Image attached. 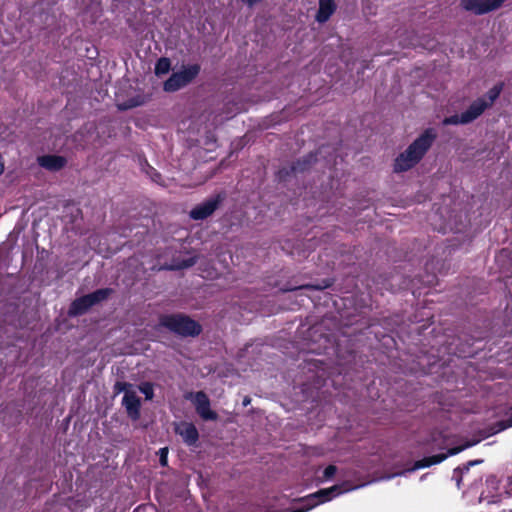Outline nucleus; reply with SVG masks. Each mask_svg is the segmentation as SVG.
<instances>
[{
	"instance_id": "9b49d317",
	"label": "nucleus",
	"mask_w": 512,
	"mask_h": 512,
	"mask_svg": "<svg viewBox=\"0 0 512 512\" xmlns=\"http://www.w3.org/2000/svg\"><path fill=\"white\" fill-rule=\"evenodd\" d=\"M336 3L334 0H319V8L315 19L318 23L327 22L336 11Z\"/></svg>"
},
{
	"instance_id": "dca6fc26",
	"label": "nucleus",
	"mask_w": 512,
	"mask_h": 512,
	"mask_svg": "<svg viewBox=\"0 0 512 512\" xmlns=\"http://www.w3.org/2000/svg\"><path fill=\"white\" fill-rule=\"evenodd\" d=\"M142 171L153 181L154 183L164 186V180L160 172H158L153 166H151L147 159L141 162Z\"/></svg>"
},
{
	"instance_id": "423d86ee",
	"label": "nucleus",
	"mask_w": 512,
	"mask_h": 512,
	"mask_svg": "<svg viewBox=\"0 0 512 512\" xmlns=\"http://www.w3.org/2000/svg\"><path fill=\"white\" fill-rule=\"evenodd\" d=\"M194 405L196 412L203 420L216 421L218 419V414L210 408V399L205 392H196Z\"/></svg>"
},
{
	"instance_id": "0eeeda50",
	"label": "nucleus",
	"mask_w": 512,
	"mask_h": 512,
	"mask_svg": "<svg viewBox=\"0 0 512 512\" xmlns=\"http://www.w3.org/2000/svg\"><path fill=\"white\" fill-rule=\"evenodd\" d=\"M39 165L52 172L63 169L67 164V159L61 155H43L38 158Z\"/></svg>"
},
{
	"instance_id": "39448f33",
	"label": "nucleus",
	"mask_w": 512,
	"mask_h": 512,
	"mask_svg": "<svg viewBox=\"0 0 512 512\" xmlns=\"http://www.w3.org/2000/svg\"><path fill=\"white\" fill-rule=\"evenodd\" d=\"M505 0H461V5L466 11L476 15H483L500 8Z\"/></svg>"
},
{
	"instance_id": "2eb2a0df",
	"label": "nucleus",
	"mask_w": 512,
	"mask_h": 512,
	"mask_svg": "<svg viewBox=\"0 0 512 512\" xmlns=\"http://www.w3.org/2000/svg\"><path fill=\"white\" fill-rule=\"evenodd\" d=\"M113 292L114 291L112 288H101L87 294V296L93 307L94 305H97L102 301L107 300L112 295Z\"/></svg>"
},
{
	"instance_id": "2f4dec72",
	"label": "nucleus",
	"mask_w": 512,
	"mask_h": 512,
	"mask_svg": "<svg viewBox=\"0 0 512 512\" xmlns=\"http://www.w3.org/2000/svg\"><path fill=\"white\" fill-rule=\"evenodd\" d=\"M460 354L463 355L464 357H466V351L465 350L460 351Z\"/></svg>"
},
{
	"instance_id": "393cba45",
	"label": "nucleus",
	"mask_w": 512,
	"mask_h": 512,
	"mask_svg": "<svg viewBox=\"0 0 512 512\" xmlns=\"http://www.w3.org/2000/svg\"><path fill=\"white\" fill-rule=\"evenodd\" d=\"M336 472L337 468L335 465H328L323 471V478L330 479L336 474Z\"/></svg>"
},
{
	"instance_id": "aec40b11",
	"label": "nucleus",
	"mask_w": 512,
	"mask_h": 512,
	"mask_svg": "<svg viewBox=\"0 0 512 512\" xmlns=\"http://www.w3.org/2000/svg\"><path fill=\"white\" fill-rule=\"evenodd\" d=\"M298 174L296 172V170L294 169V165L293 163L288 165V166H284V167H281L277 173H276V178L278 179V181L280 182H285L287 181L292 175H296Z\"/></svg>"
},
{
	"instance_id": "bb28decb",
	"label": "nucleus",
	"mask_w": 512,
	"mask_h": 512,
	"mask_svg": "<svg viewBox=\"0 0 512 512\" xmlns=\"http://www.w3.org/2000/svg\"><path fill=\"white\" fill-rule=\"evenodd\" d=\"M138 104H139L138 102H135L134 100H130L127 103L119 105V108L121 110H127V109H131L133 107H136Z\"/></svg>"
},
{
	"instance_id": "b1692460",
	"label": "nucleus",
	"mask_w": 512,
	"mask_h": 512,
	"mask_svg": "<svg viewBox=\"0 0 512 512\" xmlns=\"http://www.w3.org/2000/svg\"><path fill=\"white\" fill-rule=\"evenodd\" d=\"M168 447H162L158 451L159 463L161 466L166 467L168 465Z\"/></svg>"
},
{
	"instance_id": "f03ea898",
	"label": "nucleus",
	"mask_w": 512,
	"mask_h": 512,
	"mask_svg": "<svg viewBox=\"0 0 512 512\" xmlns=\"http://www.w3.org/2000/svg\"><path fill=\"white\" fill-rule=\"evenodd\" d=\"M159 327L181 338H195L202 333L201 324L184 313L162 314L159 317Z\"/></svg>"
},
{
	"instance_id": "7c9ffc66",
	"label": "nucleus",
	"mask_w": 512,
	"mask_h": 512,
	"mask_svg": "<svg viewBox=\"0 0 512 512\" xmlns=\"http://www.w3.org/2000/svg\"><path fill=\"white\" fill-rule=\"evenodd\" d=\"M479 462H480V461H478V460L470 461V462L468 463V465H469V466H470V465H475V464H477V463H479Z\"/></svg>"
},
{
	"instance_id": "1a4fd4ad",
	"label": "nucleus",
	"mask_w": 512,
	"mask_h": 512,
	"mask_svg": "<svg viewBox=\"0 0 512 512\" xmlns=\"http://www.w3.org/2000/svg\"><path fill=\"white\" fill-rule=\"evenodd\" d=\"M176 433L179 434L184 443L188 446H194L199 440V432L196 426L191 422H184L180 427L176 429Z\"/></svg>"
},
{
	"instance_id": "ddd939ff",
	"label": "nucleus",
	"mask_w": 512,
	"mask_h": 512,
	"mask_svg": "<svg viewBox=\"0 0 512 512\" xmlns=\"http://www.w3.org/2000/svg\"><path fill=\"white\" fill-rule=\"evenodd\" d=\"M316 162L317 154L310 152L309 154L293 162V165L297 173H304L308 171Z\"/></svg>"
},
{
	"instance_id": "6ab92c4d",
	"label": "nucleus",
	"mask_w": 512,
	"mask_h": 512,
	"mask_svg": "<svg viewBox=\"0 0 512 512\" xmlns=\"http://www.w3.org/2000/svg\"><path fill=\"white\" fill-rule=\"evenodd\" d=\"M170 69H171L170 59L167 57H161L157 60L154 70H155V74L157 76H160V75L168 73L170 71Z\"/></svg>"
},
{
	"instance_id": "a878e982",
	"label": "nucleus",
	"mask_w": 512,
	"mask_h": 512,
	"mask_svg": "<svg viewBox=\"0 0 512 512\" xmlns=\"http://www.w3.org/2000/svg\"><path fill=\"white\" fill-rule=\"evenodd\" d=\"M131 385L127 382H117L115 384V389L117 392H122L124 391L126 393V391H130L128 388H130Z\"/></svg>"
},
{
	"instance_id": "7ed1b4c3",
	"label": "nucleus",
	"mask_w": 512,
	"mask_h": 512,
	"mask_svg": "<svg viewBox=\"0 0 512 512\" xmlns=\"http://www.w3.org/2000/svg\"><path fill=\"white\" fill-rule=\"evenodd\" d=\"M200 70L201 66L199 64L183 66L182 70L173 72L163 83V90L169 93L180 90L190 84L199 75Z\"/></svg>"
},
{
	"instance_id": "f257e3e1",
	"label": "nucleus",
	"mask_w": 512,
	"mask_h": 512,
	"mask_svg": "<svg viewBox=\"0 0 512 512\" xmlns=\"http://www.w3.org/2000/svg\"><path fill=\"white\" fill-rule=\"evenodd\" d=\"M437 139L434 128H426L406 149L394 160L393 170L396 173L406 172L415 167L426 155Z\"/></svg>"
},
{
	"instance_id": "6e6552de",
	"label": "nucleus",
	"mask_w": 512,
	"mask_h": 512,
	"mask_svg": "<svg viewBox=\"0 0 512 512\" xmlns=\"http://www.w3.org/2000/svg\"><path fill=\"white\" fill-rule=\"evenodd\" d=\"M127 414L132 419H138L140 416L141 401L134 391H126L122 400Z\"/></svg>"
},
{
	"instance_id": "4be33fe9",
	"label": "nucleus",
	"mask_w": 512,
	"mask_h": 512,
	"mask_svg": "<svg viewBox=\"0 0 512 512\" xmlns=\"http://www.w3.org/2000/svg\"><path fill=\"white\" fill-rule=\"evenodd\" d=\"M512 427V407H511V412H510V416L507 418V419H503V420H500V421H497L495 424H494V433H498V432H501L507 428H510Z\"/></svg>"
},
{
	"instance_id": "c85d7f7f",
	"label": "nucleus",
	"mask_w": 512,
	"mask_h": 512,
	"mask_svg": "<svg viewBox=\"0 0 512 512\" xmlns=\"http://www.w3.org/2000/svg\"><path fill=\"white\" fill-rule=\"evenodd\" d=\"M461 450V448H453L450 450V454H455L457 452H459Z\"/></svg>"
},
{
	"instance_id": "f8f14e48",
	"label": "nucleus",
	"mask_w": 512,
	"mask_h": 512,
	"mask_svg": "<svg viewBox=\"0 0 512 512\" xmlns=\"http://www.w3.org/2000/svg\"><path fill=\"white\" fill-rule=\"evenodd\" d=\"M92 307L89 298L86 295L76 298L70 305L69 313L73 316L85 314Z\"/></svg>"
},
{
	"instance_id": "4468645a",
	"label": "nucleus",
	"mask_w": 512,
	"mask_h": 512,
	"mask_svg": "<svg viewBox=\"0 0 512 512\" xmlns=\"http://www.w3.org/2000/svg\"><path fill=\"white\" fill-rule=\"evenodd\" d=\"M446 457L447 456L445 454H436V455L424 457L420 460L415 461V463L413 465V470L427 468L432 465L439 464L443 460H445Z\"/></svg>"
},
{
	"instance_id": "f3484780",
	"label": "nucleus",
	"mask_w": 512,
	"mask_h": 512,
	"mask_svg": "<svg viewBox=\"0 0 512 512\" xmlns=\"http://www.w3.org/2000/svg\"><path fill=\"white\" fill-rule=\"evenodd\" d=\"M332 285V280L330 279H325L322 281V284H317V285H313V284H306V285H300V286H297V287H291V286H286L282 289V291L284 292H289V291H295V290H298V289H314V290H324L328 287H330Z\"/></svg>"
},
{
	"instance_id": "5701e85b",
	"label": "nucleus",
	"mask_w": 512,
	"mask_h": 512,
	"mask_svg": "<svg viewBox=\"0 0 512 512\" xmlns=\"http://www.w3.org/2000/svg\"><path fill=\"white\" fill-rule=\"evenodd\" d=\"M139 389L145 395L147 400H151L154 397V388L152 383L145 382L139 387Z\"/></svg>"
},
{
	"instance_id": "cd10ccee",
	"label": "nucleus",
	"mask_w": 512,
	"mask_h": 512,
	"mask_svg": "<svg viewBox=\"0 0 512 512\" xmlns=\"http://www.w3.org/2000/svg\"><path fill=\"white\" fill-rule=\"evenodd\" d=\"M244 3L248 4L249 6L254 5L257 2H260L261 0H242Z\"/></svg>"
},
{
	"instance_id": "9d476101",
	"label": "nucleus",
	"mask_w": 512,
	"mask_h": 512,
	"mask_svg": "<svg viewBox=\"0 0 512 512\" xmlns=\"http://www.w3.org/2000/svg\"><path fill=\"white\" fill-rule=\"evenodd\" d=\"M487 108L488 105L486 104V101L483 98H477L462 113L469 124L480 117Z\"/></svg>"
},
{
	"instance_id": "20e7f679",
	"label": "nucleus",
	"mask_w": 512,
	"mask_h": 512,
	"mask_svg": "<svg viewBox=\"0 0 512 512\" xmlns=\"http://www.w3.org/2000/svg\"><path fill=\"white\" fill-rule=\"evenodd\" d=\"M222 201L223 197L220 194L209 198L191 209L189 216L196 221L205 220L219 208Z\"/></svg>"
},
{
	"instance_id": "412c9836",
	"label": "nucleus",
	"mask_w": 512,
	"mask_h": 512,
	"mask_svg": "<svg viewBox=\"0 0 512 512\" xmlns=\"http://www.w3.org/2000/svg\"><path fill=\"white\" fill-rule=\"evenodd\" d=\"M442 124L447 126V125H459V124H468L467 120L464 118V115L463 113H461L460 115L458 114H454V115H451V116H448V117H445L442 121Z\"/></svg>"
},
{
	"instance_id": "c756f323",
	"label": "nucleus",
	"mask_w": 512,
	"mask_h": 512,
	"mask_svg": "<svg viewBox=\"0 0 512 512\" xmlns=\"http://www.w3.org/2000/svg\"><path fill=\"white\" fill-rule=\"evenodd\" d=\"M249 403H250V398L246 397V398L243 400V405H244V406H247Z\"/></svg>"
},
{
	"instance_id": "a211bd4d",
	"label": "nucleus",
	"mask_w": 512,
	"mask_h": 512,
	"mask_svg": "<svg viewBox=\"0 0 512 512\" xmlns=\"http://www.w3.org/2000/svg\"><path fill=\"white\" fill-rule=\"evenodd\" d=\"M504 82H499L495 84L487 93L486 97L488 98V101H486V104L488 105V108L491 107L494 102L499 98L500 94L502 93L504 89Z\"/></svg>"
}]
</instances>
